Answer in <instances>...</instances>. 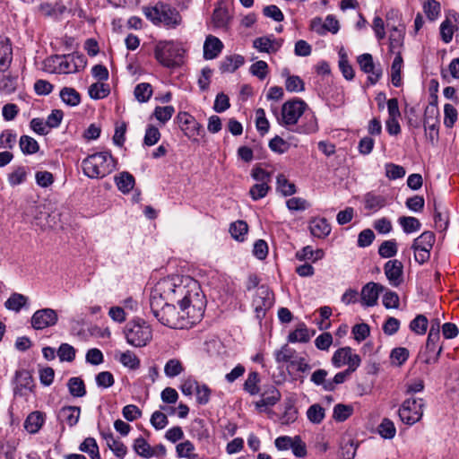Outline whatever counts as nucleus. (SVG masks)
Instances as JSON below:
<instances>
[{
  "label": "nucleus",
  "mask_w": 459,
  "mask_h": 459,
  "mask_svg": "<svg viewBox=\"0 0 459 459\" xmlns=\"http://www.w3.org/2000/svg\"><path fill=\"white\" fill-rule=\"evenodd\" d=\"M58 316L52 308H41L34 312L30 324L35 330H43L55 325L57 323Z\"/></svg>",
  "instance_id": "12"
},
{
  "label": "nucleus",
  "mask_w": 459,
  "mask_h": 459,
  "mask_svg": "<svg viewBox=\"0 0 459 459\" xmlns=\"http://www.w3.org/2000/svg\"><path fill=\"white\" fill-rule=\"evenodd\" d=\"M357 62L365 74H368V81L371 84H375L382 76V68L376 65L371 54L365 53L357 57Z\"/></svg>",
  "instance_id": "13"
},
{
  "label": "nucleus",
  "mask_w": 459,
  "mask_h": 459,
  "mask_svg": "<svg viewBox=\"0 0 459 459\" xmlns=\"http://www.w3.org/2000/svg\"><path fill=\"white\" fill-rule=\"evenodd\" d=\"M353 412L351 405L338 403L333 407V417L336 421L342 422L346 420Z\"/></svg>",
  "instance_id": "48"
},
{
  "label": "nucleus",
  "mask_w": 459,
  "mask_h": 459,
  "mask_svg": "<svg viewBox=\"0 0 459 459\" xmlns=\"http://www.w3.org/2000/svg\"><path fill=\"white\" fill-rule=\"evenodd\" d=\"M259 383V374L256 371H252L248 374L247 378L243 385V389L250 395H256L260 392V387L258 385Z\"/></svg>",
  "instance_id": "35"
},
{
  "label": "nucleus",
  "mask_w": 459,
  "mask_h": 459,
  "mask_svg": "<svg viewBox=\"0 0 459 459\" xmlns=\"http://www.w3.org/2000/svg\"><path fill=\"white\" fill-rule=\"evenodd\" d=\"M223 48L222 42L212 35L207 36L204 44V57L211 60L219 56Z\"/></svg>",
  "instance_id": "18"
},
{
  "label": "nucleus",
  "mask_w": 459,
  "mask_h": 459,
  "mask_svg": "<svg viewBox=\"0 0 459 459\" xmlns=\"http://www.w3.org/2000/svg\"><path fill=\"white\" fill-rule=\"evenodd\" d=\"M389 40V48L392 52H394L396 48H401L403 40V30H400L397 27H394L390 32Z\"/></svg>",
  "instance_id": "62"
},
{
  "label": "nucleus",
  "mask_w": 459,
  "mask_h": 459,
  "mask_svg": "<svg viewBox=\"0 0 459 459\" xmlns=\"http://www.w3.org/2000/svg\"><path fill=\"white\" fill-rule=\"evenodd\" d=\"M294 354L295 351L285 344L280 350L274 351V358L277 363H284L290 361Z\"/></svg>",
  "instance_id": "60"
},
{
  "label": "nucleus",
  "mask_w": 459,
  "mask_h": 459,
  "mask_svg": "<svg viewBox=\"0 0 459 459\" xmlns=\"http://www.w3.org/2000/svg\"><path fill=\"white\" fill-rule=\"evenodd\" d=\"M116 160L109 152L88 155L82 161L83 174L90 178H103L116 169Z\"/></svg>",
  "instance_id": "3"
},
{
  "label": "nucleus",
  "mask_w": 459,
  "mask_h": 459,
  "mask_svg": "<svg viewBox=\"0 0 459 459\" xmlns=\"http://www.w3.org/2000/svg\"><path fill=\"white\" fill-rule=\"evenodd\" d=\"M436 241V236L432 231H424L413 240L412 249H426L431 251Z\"/></svg>",
  "instance_id": "24"
},
{
  "label": "nucleus",
  "mask_w": 459,
  "mask_h": 459,
  "mask_svg": "<svg viewBox=\"0 0 459 459\" xmlns=\"http://www.w3.org/2000/svg\"><path fill=\"white\" fill-rule=\"evenodd\" d=\"M385 274L390 284L398 287L403 281V264L397 259L387 261L384 265Z\"/></svg>",
  "instance_id": "15"
},
{
  "label": "nucleus",
  "mask_w": 459,
  "mask_h": 459,
  "mask_svg": "<svg viewBox=\"0 0 459 459\" xmlns=\"http://www.w3.org/2000/svg\"><path fill=\"white\" fill-rule=\"evenodd\" d=\"M160 296L159 291H152L150 296V307L153 316L163 325L173 329H182L191 324L186 320V315L178 312L175 306Z\"/></svg>",
  "instance_id": "2"
},
{
  "label": "nucleus",
  "mask_w": 459,
  "mask_h": 459,
  "mask_svg": "<svg viewBox=\"0 0 459 459\" xmlns=\"http://www.w3.org/2000/svg\"><path fill=\"white\" fill-rule=\"evenodd\" d=\"M56 353L61 361L71 362L75 358V349L68 343H62Z\"/></svg>",
  "instance_id": "58"
},
{
  "label": "nucleus",
  "mask_w": 459,
  "mask_h": 459,
  "mask_svg": "<svg viewBox=\"0 0 459 459\" xmlns=\"http://www.w3.org/2000/svg\"><path fill=\"white\" fill-rule=\"evenodd\" d=\"M81 408L78 406H65L58 414L59 419L68 424L69 427L75 426L80 419Z\"/></svg>",
  "instance_id": "22"
},
{
  "label": "nucleus",
  "mask_w": 459,
  "mask_h": 459,
  "mask_svg": "<svg viewBox=\"0 0 459 459\" xmlns=\"http://www.w3.org/2000/svg\"><path fill=\"white\" fill-rule=\"evenodd\" d=\"M379 435L385 439H392L396 433V429L394 422L385 418L378 426Z\"/></svg>",
  "instance_id": "47"
},
{
  "label": "nucleus",
  "mask_w": 459,
  "mask_h": 459,
  "mask_svg": "<svg viewBox=\"0 0 459 459\" xmlns=\"http://www.w3.org/2000/svg\"><path fill=\"white\" fill-rule=\"evenodd\" d=\"M45 414L39 411L30 413L25 421L24 429L30 434H36L43 426Z\"/></svg>",
  "instance_id": "21"
},
{
  "label": "nucleus",
  "mask_w": 459,
  "mask_h": 459,
  "mask_svg": "<svg viewBox=\"0 0 459 459\" xmlns=\"http://www.w3.org/2000/svg\"><path fill=\"white\" fill-rule=\"evenodd\" d=\"M439 338H440V335H435V337H433V335L429 334L428 335V338H427V342H426V350H427V352L429 354V353H435L436 352V356L435 358H431L430 355L428 356V358L425 359V362L427 364H430L432 362H436L442 351V347H438V349H437V344L439 341Z\"/></svg>",
  "instance_id": "28"
},
{
  "label": "nucleus",
  "mask_w": 459,
  "mask_h": 459,
  "mask_svg": "<svg viewBox=\"0 0 459 459\" xmlns=\"http://www.w3.org/2000/svg\"><path fill=\"white\" fill-rule=\"evenodd\" d=\"M175 108L173 106L156 107L153 112V116L160 123L165 124L173 116Z\"/></svg>",
  "instance_id": "57"
},
{
  "label": "nucleus",
  "mask_w": 459,
  "mask_h": 459,
  "mask_svg": "<svg viewBox=\"0 0 459 459\" xmlns=\"http://www.w3.org/2000/svg\"><path fill=\"white\" fill-rule=\"evenodd\" d=\"M277 189L284 195L289 196L296 193V186L283 176L277 177Z\"/></svg>",
  "instance_id": "56"
},
{
  "label": "nucleus",
  "mask_w": 459,
  "mask_h": 459,
  "mask_svg": "<svg viewBox=\"0 0 459 459\" xmlns=\"http://www.w3.org/2000/svg\"><path fill=\"white\" fill-rule=\"evenodd\" d=\"M86 64L82 55L77 53L64 56H53L45 62L48 72L56 74H73L83 68Z\"/></svg>",
  "instance_id": "5"
},
{
  "label": "nucleus",
  "mask_w": 459,
  "mask_h": 459,
  "mask_svg": "<svg viewBox=\"0 0 459 459\" xmlns=\"http://www.w3.org/2000/svg\"><path fill=\"white\" fill-rule=\"evenodd\" d=\"M351 374V372H350L348 369L338 372L333 379L328 380L325 386V391H333L336 388V385L344 383Z\"/></svg>",
  "instance_id": "59"
},
{
  "label": "nucleus",
  "mask_w": 459,
  "mask_h": 459,
  "mask_svg": "<svg viewBox=\"0 0 459 459\" xmlns=\"http://www.w3.org/2000/svg\"><path fill=\"white\" fill-rule=\"evenodd\" d=\"M249 71L252 75L256 76L260 80H264L268 74V65L265 61H256L251 65Z\"/></svg>",
  "instance_id": "64"
},
{
  "label": "nucleus",
  "mask_w": 459,
  "mask_h": 459,
  "mask_svg": "<svg viewBox=\"0 0 459 459\" xmlns=\"http://www.w3.org/2000/svg\"><path fill=\"white\" fill-rule=\"evenodd\" d=\"M307 419L315 424H319L325 419V409L318 403L311 405L307 411Z\"/></svg>",
  "instance_id": "50"
},
{
  "label": "nucleus",
  "mask_w": 459,
  "mask_h": 459,
  "mask_svg": "<svg viewBox=\"0 0 459 459\" xmlns=\"http://www.w3.org/2000/svg\"><path fill=\"white\" fill-rule=\"evenodd\" d=\"M185 49L174 41H160L155 46L154 56L163 66L173 68L182 65Z\"/></svg>",
  "instance_id": "6"
},
{
  "label": "nucleus",
  "mask_w": 459,
  "mask_h": 459,
  "mask_svg": "<svg viewBox=\"0 0 459 459\" xmlns=\"http://www.w3.org/2000/svg\"><path fill=\"white\" fill-rule=\"evenodd\" d=\"M248 226L244 221H237L231 223L230 232L233 238L238 241H243L245 236L247 234Z\"/></svg>",
  "instance_id": "43"
},
{
  "label": "nucleus",
  "mask_w": 459,
  "mask_h": 459,
  "mask_svg": "<svg viewBox=\"0 0 459 459\" xmlns=\"http://www.w3.org/2000/svg\"><path fill=\"white\" fill-rule=\"evenodd\" d=\"M230 17L227 8L218 6L214 9L212 13V21L214 26L217 28H224L228 25Z\"/></svg>",
  "instance_id": "40"
},
{
  "label": "nucleus",
  "mask_w": 459,
  "mask_h": 459,
  "mask_svg": "<svg viewBox=\"0 0 459 459\" xmlns=\"http://www.w3.org/2000/svg\"><path fill=\"white\" fill-rule=\"evenodd\" d=\"M20 148L24 154H34L39 151V146L34 138L22 135L20 138Z\"/></svg>",
  "instance_id": "44"
},
{
  "label": "nucleus",
  "mask_w": 459,
  "mask_h": 459,
  "mask_svg": "<svg viewBox=\"0 0 459 459\" xmlns=\"http://www.w3.org/2000/svg\"><path fill=\"white\" fill-rule=\"evenodd\" d=\"M119 361L123 366L130 369H137L140 367V359L131 351L121 353Z\"/></svg>",
  "instance_id": "52"
},
{
  "label": "nucleus",
  "mask_w": 459,
  "mask_h": 459,
  "mask_svg": "<svg viewBox=\"0 0 459 459\" xmlns=\"http://www.w3.org/2000/svg\"><path fill=\"white\" fill-rule=\"evenodd\" d=\"M282 39L273 37H259L253 41V47L259 52L276 53L282 46Z\"/></svg>",
  "instance_id": "16"
},
{
  "label": "nucleus",
  "mask_w": 459,
  "mask_h": 459,
  "mask_svg": "<svg viewBox=\"0 0 459 459\" xmlns=\"http://www.w3.org/2000/svg\"><path fill=\"white\" fill-rule=\"evenodd\" d=\"M125 335L128 344L141 348L146 346L152 339V330L143 319L129 322L125 328Z\"/></svg>",
  "instance_id": "7"
},
{
  "label": "nucleus",
  "mask_w": 459,
  "mask_h": 459,
  "mask_svg": "<svg viewBox=\"0 0 459 459\" xmlns=\"http://www.w3.org/2000/svg\"><path fill=\"white\" fill-rule=\"evenodd\" d=\"M153 291L170 302H176L191 324L199 320L204 313V300L197 281L190 276L176 275L158 282Z\"/></svg>",
  "instance_id": "1"
},
{
  "label": "nucleus",
  "mask_w": 459,
  "mask_h": 459,
  "mask_svg": "<svg viewBox=\"0 0 459 459\" xmlns=\"http://www.w3.org/2000/svg\"><path fill=\"white\" fill-rule=\"evenodd\" d=\"M403 57L400 52L397 53L391 66V81L394 86L399 87L402 84L401 72L403 68Z\"/></svg>",
  "instance_id": "32"
},
{
  "label": "nucleus",
  "mask_w": 459,
  "mask_h": 459,
  "mask_svg": "<svg viewBox=\"0 0 459 459\" xmlns=\"http://www.w3.org/2000/svg\"><path fill=\"white\" fill-rule=\"evenodd\" d=\"M89 95L93 100H101L110 93L109 86L103 82H95L89 87Z\"/></svg>",
  "instance_id": "39"
},
{
  "label": "nucleus",
  "mask_w": 459,
  "mask_h": 459,
  "mask_svg": "<svg viewBox=\"0 0 459 459\" xmlns=\"http://www.w3.org/2000/svg\"><path fill=\"white\" fill-rule=\"evenodd\" d=\"M18 77L12 74H3L0 76V91L5 95L15 92L17 89Z\"/></svg>",
  "instance_id": "30"
},
{
  "label": "nucleus",
  "mask_w": 459,
  "mask_h": 459,
  "mask_svg": "<svg viewBox=\"0 0 459 459\" xmlns=\"http://www.w3.org/2000/svg\"><path fill=\"white\" fill-rule=\"evenodd\" d=\"M298 419V410L294 406L292 401H288L284 404V412L280 418L282 425H290Z\"/></svg>",
  "instance_id": "38"
},
{
  "label": "nucleus",
  "mask_w": 459,
  "mask_h": 459,
  "mask_svg": "<svg viewBox=\"0 0 459 459\" xmlns=\"http://www.w3.org/2000/svg\"><path fill=\"white\" fill-rule=\"evenodd\" d=\"M16 386L14 388V394L20 396L26 394V391H32L34 386L32 375L29 370L21 369L15 373Z\"/></svg>",
  "instance_id": "17"
},
{
  "label": "nucleus",
  "mask_w": 459,
  "mask_h": 459,
  "mask_svg": "<svg viewBox=\"0 0 459 459\" xmlns=\"http://www.w3.org/2000/svg\"><path fill=\"white\" fill-rule=\"evenodd\" d=\"M365 208L372 211H378L386 205V198L380 195L369 192L365 195Z\"/></svg>",
  "instance_id": "27"
},
{
  "label": "nucleus",
  "mask_w": 459,
  "mask_h": 459,
  "mask_svg": "<svg viewBox=\"0 0 459 459\" xmlns=\"http://www.w3.org/2000/svg\"><path fill=\"white\" fill-rule=\"evenodd\" d=\"M424 405L422 399H406L398 411L400 420L407 425L415 424L423 416Z\"/></svg>",
  "instance_id": "8"
},
{
  "label": "nucleus",
  "mask_w": 459,
  "mask_h": 459,
  "mask_svg": "<svg viewBox=\"0 0 459 459\" xmlns=\"http://www.w3.org/2000/svg\"><path fill=\"white\" fill-rule=\"evenodd\" d=\"M133 447L137 455L144 458H151L156 455L155 449H152L143 437H139L134 440Z\"/></svg>",
  "instance_id": "29"
},
{
  "label": "nucleus",
  "mask_w": 459,
  "mask_h": 459,
  "mask_svg": "<svg viewBox=\"0 0 459 459\" xmlns=\"http://www.w3.org/2000/svg\"><path fill=\"white\" fill-rule=\"evenodd\" d=\"M423 11L429 21H435L440 13V4L436 0H425Z\"/></svg>",
  "instance_id": "51"
},
{
  "label": "nucleus",
  "mask_w": 459,
  "mask_h": 459,
  "mask_svg": "<svg viewBox=\"0 0 459 459\" xmlns=\"http://www.w3.org/2000/svg\"><path fill=\"white\" fill-rule=\"evenodd\" d=\"M397 243L395 239L384 241L378 248V254L383 258L394 257L397 254Z\"/></svg>",
  "instance_id": "45"
},
{
  "label": "nucleus",
  "mask_w": 459,
  "mask_h": 459,
  "mask_svg": "<svg viewBox=\"0 0 459 459\" xmlns=\"http://www.w3.org/2000/svg\"><path fill=\"white\" fill-rule=\"evenodd\" d=\"M398 222L406 234L416 232L421 228L420 221L412 216H402L398 219Z\"/></svg>",
  "instance_id": "31"
},
{
  "label": "nucleus",
  "mask_w": 459,
  "mask_h": 459,
  "mask_svg": "<svg viewBox=\"0 0 459 459\" xmlns=\"http://www.w3.org/2000/svg\"><path fill=\"white\" fill-rule=\"evenodd\" d=\"M115 182L119 191L128 194L134 186V178L129 172L124 171L115 177Z\"/></svg>",
  "instance_id": "25"
},
{
  "label": "nucleus",
  "mask_w": 459,
  "mask_h": 459,
  "mask_svg": "<svg viewBox=\"0 0 459 459\" xmlns=\"http://www.w3.org/2000/svg\"><path fill=\"white\" fill-rule=\"evenodd\" d=\"M310 233L318 238L327 237L331 232V226L325 218H314L309 221Z\"/></svg>",
  "instance_id": "20"
},
{
  "label": "nucleus",
  "mask_w": 459,
  "mask_h": 459,
  "mask_svg": "<svg viewBox=\"0 0 459 459\" xmlns=\"http://www.w3.org/2000/svg\"><path fill=\"white\" fill-rule=\"evenodd\" d=\"M184 370L182 361L176 358L169 359L164 366V374L169 378L179 376Z\"/></svg>",
  "instance_id": "34"
},
{
  "label": "nucleus",
  "mask_w": 459,
  "mask_h": 459,
  "mask_svg": "<svg viewBox=\"0 0 459 459\" xmlns=\"http://www.w3.org/2000/svg\"><path fill=\"white\" fill-rule=\"evenodd\" d=\"M143 13L153 24H163L169 28L177 27L182 21L177 9L160 2L154 6L144 7Z\"/></svg>",
  "instance_id": "4"
},
{
  "label": "nucleus",
  "mask_w": 459,
  "mask_h": 459,
  "mask_svg": "<svg viewBox=\"0 0 459 459\" xmlns=\"http://www.w3.org/2000/svg\"><path fill=\"white\" fill-rule=\"evenodd\" d=\"M385 290L380 283L370 281L365 284L360 292V302L365 307H373L377 304L379 294Z\"/></svg>",
  "instance_id": "14"
},
{
  "label": "nucleus",
  "mask_w": 459,
  "mask_h": 459,
  "mask_svg": "<svg viewBox=\"0 0 459 459\" xmlns=\"http://www.w3.org/2000/svg\"><path fill=\"white\" fill-rule=\"evenodd\" d=\"M310 340L308 329L305 324H299V326L288 336L290 342H307Z\"/></svg>",
  "instance_id": "37"
},
{
  "label": "nucleus",
  "mask_w": 459,
  "mask_h": 459,
  "mask_svg": "<svg viewBox=\"0 0 459 459\" xmlns=\"http://www.w3.org/2000/svg\"><path fill=\"white\" fill-rule=\"evenodd\" d=\"M285 87L290 92H300L305 90L304 82L298 75H289L285 82Z\"/></svg>",
  "instance_id": "55"
},
{
  "label": "nucleus",
  "mask_w": 459,
  "mask_h": 459,
  "mask_svg": "<svg viewBox=\"0 0 459 459\" xmlns=\"http://www.w3.org/2000/svg\"><path fill=\"white\" fill-rule=\"evenodd\" d=\"M428 319L424 315H418L410 323V329L417 334L422 335L428 328Z\"/></svg>",
  "instance_id": "54"
},
{
  "label": "nucleus",
  "mask_w": 459,
  "mask_h": 459,
  "mask_svg": "<svg viewBox=\"0 0 459 459\" xmlns=\"http://www.w3.org/2000/svg\"><path fill=\"white\" fill-rule=\"evenodd\" d=\"M28 301V298L20 293H13L5 301L4 306L7 309L19 312Z\"/></svg>",
  "instance_id": "36"
},
{
  "label": "nucleus",
  "mask_w": 459,
  "mask_h": 459,
  "mask_svg": "<svg viewBox=\"0 0 459 459\" xmlns=\"http://www.w3.org/2000/svg\"><path fill=\"white\" fill-rule=\"evenodd\" d=\"M27 171L24 167H18L8 175V181L12 186L22 184L26 180Z\"/></svg>",
  "instance_id": "61"
},
{
  "label": "nucleus",
  "mask_w": 459,
  "mask_h": 459,
  "mask_svg": "<svg viewBox=\"0 0 459 459\" xmlns=\"http://www.w3.org/2000/svg\"><path fill=\"white\" fill-rule=\"evenodd\" d=\"M67 386L70 394L74 397H82L86 394L84 382L80 377H71L68 380Z\"/></svg>",
  "instance_id": "42"
},
{
  "label": "nucleus",
  "mask_w": 459,
  "mask_h": 459,
  "mask_svg": "<svg viewBox=\"0 0 459 459\" xmlns=\"http://www.w3.org/2000/svg\"><path fill=\"white\" fill-rule=\"evenodd\" d=\"M13 60V48L10 39L0 36V71H5Z\"/></svg>",
  "instance_id": "19"
},
{
  "label": "nucleus",
  "mask_w": 459,
  "mask_h": 459,
  "mask_svg": "<svg viewBox=\"0 0 459 459\" xmlns=\"http://www.w3.org/2000/svg\"><path fill=\"white\" fill-rule=\"evenodd\" d=\"M351 351V347H343L335 351L332 357L333 365L337 368L345 365Z\"/></svg>",
  "instance_id": "49"
},
{
  "label": "nucleus",
  "mask_w": 459,
  "mask_h": 459,
  "mask_svg": "<svg viewBox=\"0 0 459 459\" xmlns=\"http://www.w3.org/2000/svg\"><path fill=\"white\" fill-rule=\"evenodd\" d=\"M306 108V102L299 99L286 101L281 108V117L278 118L279 123L284 126L296 125Z\"/></svg>",
  "instance_id": "9"
},
{
  "label": "nucleus",
  "mask_w": 459,
  "mask_h": 459,
  "mask_svg": "<svg viewBox=\"0 0 459 459\" xmlns=\"http://www.w3.org/2000/svg\"><path fill=\"white\" fill-rule=\"evenodd\" d=\"M152 86L148 82L138 83L134 90V98L140 103L147 102L152 96Z\"/></svg>",
  "instance_id": "33"
},
{
  "label": "nucleus",
  "mask_w": 459,
  "mask_h": 459,
  "mask_svg": "<svg viewBox=\"0 0 459 459\" xmlns=\"http://www.w3.org/2000/svg\"><path fill=\"white\" fill-rule=\"evenodd\" d=\"M245 62L240 55H230L225 56L221 62L220 70L221 73H234Z\"/></svg>",
  "instance_id": "23"
},
{
  "label": "nucleus",
  "mask_w": 459,
  "mask_h": 459,
  "mask_svg": "<svg viewBox=\"0 0 459 459\" xmlns=\"http://www.w3.org/2000/svg\"><path fill=\"white\" fill-rule=\"evenodd\" d=\"M358 444L353 439L343 440L341 444V457L342 459H353L356 455Z\"/></svg>",
  "instance_id": "53"
},
{
  "label": "nucleus",
  "mask_w": 459,
  "mask_h": 459,
  "mask_svg": "<svg viewBox=\"0 0 459 459\" xmlns=\"http://www.w3.org/2000/svg\"><path fill=\"white\" fill-rule=\"evenodd\" d=\"M62 101L70 107H76L81 102L80 93L72 87H64L59 93Z\"/></svg>",
  "instance_id": "26"
},
{
  "label": "nucleus",
  "mask_w": 459,
  "mask_h": 459,
  "mask_svg": "<svg viewBox=\"0 0 459 459\" xmlns=\"http://www.w3.org/2000/svg\"><path fill=\"white\" fill-rule=\"evenodd\" d=\"M273 293L270 289L265 285L259 286L252 301L256 318L262 320L273 307Z\"/></svg>",
  "instance_id": "10"
},
{
  "label": "nucleus",
  "mask_w": 459,
  "mask_h": 459,
  "mask_svg": "<svg viewBox=\"0 0 459 459\" xmlns=\"http://www.w3.org/2000/svg\"><path fill=\"white\" fill-rule=\"evenodd\" d=\"M160 138V133L157 127L149 125L145 131L143 143L147 146H152L158 143Z\"/></svg>",
  "instance_id": "63"
},
{
  "label": "nucleus",
  "mask_w": 459,
  "mask_h": 459,
  "mask_svg": "<svg viewBox=\"0 0 459 459\" xmlns=\"http://www.w3.org/2000/svg\"><path fill=\"white\" fill-rule=\"evenodd\" d=\"M176 118L184 134L192 142H198L197 136L204 135L203 126L189 113L179 112Z\"/></svg>",
  "instance_id": "11"
},
{
  "label": "nucleus",
  "mask_w": 459,
  "mask_h": 459,
  "mask_svg": "<svg viewBox=\"0 0 459 459\" xmlns=\"http://www.w3.org/2000/svg\"><path fill=\"white\" fill-rule=\"evenodd\" d=\"M385 177L390 180L402 178L406 174V170L403 166L392 162L385 163Z\"/></svg>",
  "instance_id": "46"
},
{
  "label": "nucleus",
  "mask_w": 459,
  "mask_h": 459,
  "mask_svg": "<svg viewBox=\"0 0 459 459\" xmlns=\"http://www.w3.org/2000/svg\"><path fill=\"white\" fill-rule=\"evenodd\" d=\"M79 448L82 452L89 454L91 459H100L99 446L93 437H86Z\"/></svg>",
  "instance_id": "41"
}]
</instances>
